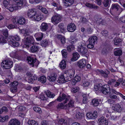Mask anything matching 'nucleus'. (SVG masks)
Instances as JSON below:
<instances>
[{
  "mask_svg": "<svg viewBox=\"0 0 125 125\" xmlns=\"http://www.w3.org/2000/svg\"><path fill=\"white\" fill-rule=\"evenodd\" d=\"M97 22L99 24H101L102 25H104L105 24V21L103 19L101 18H98L97 21Z\"/></svg>",
  "mask_w": 125,
  "mask_h": 125,
  "instance_id": "42",
  "label": "nucleus"
},
{
  "mask_svg": "<svg viewBox=\"0 0 125 125\" xmlns=\"http://www.w3.org/2000/svg\"><path fill=\"white\" fill-rule=\"evenodd\" d=\"M9 118V116L6 115L4 117H1L0 116V122H4L6 121H7Z\"/></svg>",
  "mask_w": 125,
  "mask_h": 125,
  "instance_id": "41",
  "label": "nucleus"
},
{
  "mask_svg": "<svg viewBox=\"0 0 125 125\" xmlns=\"http://www.w3.org/2000/svg\"><path fill=\"white\" fill-rule=\"evenodd\" d=\"M17 22L19 24L23 25L25 23L26 21L24 18L21 17L17 21Z\"/></svg>",
  "mask_w": 125,
  "mask_h": 125,
  "instance_id": "39",
  "label": "nucleus"
},
{
  "mask_svg": "<svg viewBox=\"0 0 125 125\" xmlns=\"http://www.w3.org/2000/svg\"><path fill=\"white\" fill-rule=\"evenodd\" d=\"M98 71L102 76L105 78H107L108 77V75L109 74L110 72L107 70H106L104 71L102 70H99Z\"/></svg>",
  "mask_w": 125,
  "mask_h": 125,
  "instance_id": "14",
  "label": "nucleus"
},
{
  "mask_svg": "<svg viewBox=\"0 0 125 125\" xmlns=\"http://www.w3.org/2000/svg\"><path fill=\"white\" fill-rule=\"evenodd\" d=\"M86 46L83 44L78 46V51L81 55H84L87 52L88 50Z\"/></svg>",
  "mask_w": 125,
  "mask_h": 125,
  "instance_id": "4",
  "label": "nucleus"
},
{
  "mask_svg": "<svg viewBox=\"0 0 125 125\" xmlns=\"http://www.w3.org/2000/svg\"><path fill=\"white\" fill-rule=\"evenodd\" d=\"M73 57L72 59V61H75L77 60L80 56L79 54L77 52L73 53Z\"/></svg>",
  "mask_w": 125,
  "mask_h": 125,
  "instance_id": "27",
  "label": "nucleus"
},
{
  "mask_svg": "<svg viewBox=\"0 0 125 125\" xmlns=\"http://www.w3.org/2000/svg\"><path fill=\"white\" fill-rule=\"evenodd\" d=\"M92 116L93 117H92V119H94L96 118L97 117V113L96 111H94L93 113H92Z\"/></svg>",
  "mask_w": 125,
  "mask_h": 125,
  "instance_id": "53",
  "label": "nucleus"
},
{
  "mask_svg": "<svg viewBox=\"0 0 125 125\" xmlns=\"http://www.w3.org/2000/svg\"><path fill=\"white\" fill-rule=\"evenodd\" d=\"M83 113H80L79 112H77L76 113V115L75 116V117L77 119H80L83 116Z\"/></svg>",
  "mask_w": 125,
  "mask_h": 125,
  "instance_id": "48",
  "label": "nucleus"
},
{
  "mask_svg": "<svg viewBox=\"0 0 125 125\" xmlns=\"http://www.w3.org/2000/svg\"><path fill=\"white\" fill-rule=\"evenodd\" d=\"M59 66L61 69H64L66 66V62L65 60H62L60 62Z\"/></svg>",
  "mask_w": 125,
  "mask_h": 125,
  "instance_id": "28",
  "label": "nucleus"
},
{
  "mask_svg": "<svg viewBox=\"0 0 125 125\" xmlns=\"http://www.w3.org/2000/svg\"><path fill=\"white\" fill-rule=\"evenodd\" d=\"M98 125H104L103 123L105 122V125H108L109 123H110L109 121H108V120H106L104 117H102L98 120Z\"/></svg>",
  "mask_w": 125,
  "mask_h": 125,
  "instance_id": "11",
  "label": "nucleus"
},
{
  "mask_svg": "<svg viewBox=\"0 0 125 125\" xmlns=\"http://www.w3.org/2000/svg\"><path fill=\"white\" fill-rule=\"evenodd\" d=\"M112 109L115 111L120 112L123 110V108L119 104H113Z\"/></svg>",
  "mask_w": 125,
  "mask_h": 125,
  "instance_id": "10",
  "label": "nucleus"
},
{
  "mask_svg": "<svg viewBox=\"0 0 125 125\" xmlns=\"http://www.w3.org/2000/svg\"><path fill=\"white\" fill-rule=\"evenodd\" d=\"M81 20V23L83 24H86L87 22L86 19L84 17L82 18Z\"/></svg>",
  "mask_w": 125,
  "mask_h": 125,
  "instance_id": "58",
  "label": "nucleus"
},
{
  "mask_svg": "<svg viewBox=\"0 0 125 125\" xmlns=\"http://www.w3.org/2000/svg\"><path fill=\"white\" fill-rule=\"evenodd\" d=\"M27 60L29 64L32 65V66L33 67L34 63L37 60L35 58L30 56H28L27 57Z\"/></svg>",
  "mask_w": 125,
  "mask_h": 125,
  "instance_id": "16",
  "label": "nucleus"
},
{
  "mask_svg": "<svg viewBox=\"0 0 125 125\" xmlns=\"http://www.w3.org/2000/svg\"><path fill=\"white\" fill-rule=\"evenodd\" d=\"M39 50V47L36 45H33L30 48V51L32 53H35L38 52Z\"/></svg>",
  "mask_w": 125,
  "mask_h": 125,
  "instance_id": "23",
  "label": "nucleus"
},
{
  "mask_svg": "<svg viewBox=\"0 0 125 125\" xmlns=\"http://www.w3.org/2000/svg\"><path fill=\"white\" fill-rule=\"evenodd\" d=\"M48 28V24L45 23H43L40 26V29L42 31H46Z\"/></svg>",
  "mask_w": 125,
  "mask_h": 125,
  "instance_id": "24",
  "label": "nucleus"
},
{
  "mask_svg": "<svg viewBox=\"0 0 125 125\" xmlns=\"http://www.w3.org/2000/svg\"><path fill=\"white\" fill-rule=\"evenodd\" d=\"M122 51L121 50H119L117 51H115L114 52V55L116 56H119L122 54Z\"/></svg>",
  "mask_w": 125,
  "mask_h": 125,
  "instance_id": "45",
  "label": "nucleus"
},
{
  "mask_svg": "<svg viewBox=\"0 0 125 125\" xmlns=\"http://www.w3.org/2000/svg\"><path fill=\"white\" fill-rule=\"evenodd\" d=\"M90 83L88 81L84 82L83 83V85L84 87H87L89 86Z\"/></svg>",
  "mask_w": 125,
  "mask_h": 125,
  "instance_id": "62",
  "label": "nucleus"
},
{
  "mask_svg": "<svg viewBox=\"0 0 125 125\" xmlns=\"http://www.w3.org/2000/svg\"><path fill=\"white\" fill-rule=\"evenodd\" d=\"M9 44L11 46L17 47L19 45V43L17 42H16L12 39V40H10L9 41Z\"/></svg>",
  "mask_w": 125,
  "mask_h": 125,
  "instance_id": "25",
  "label": "nucleus"
},
{
  "mask_svg": "<svg viewBox=\"0 0 125 125\" xmlns=\"http://www.w3.org/2000/svg\"><path fill=\"white\" fill-rule=\"evenodd\" d=\"M18 84V82L16 81H14L10 84V91L12 93H14L17 91V88Z\"/></svg>",
  "mask_w": 125,
  "mask_h": 125,
  "instance_id": "8",
  "label": "nucleus"
},
{
  "mask_svg": "<svg viewBox=\"0 0 125 125\" xmlns=\"http://www.w3.org/2000/svg\"><path fill=\"white\" fill-rule=\"evenodd\" d=\"M34 80L32 78L30 77L28 80V82L30 83H32L34 81Z\"/></svg>",
  "mask_w": 125,
  "mask_h": 125,
  "instance_id": "64",
  "label": "nucleus"
},
{
  "mask_svg": "<svg viewBox=\"0 0 125 125\" xmlns=\"http://www.w3.org/2000/svg\"><path fill=\"white\" fill-rule=\"evenodd\" d=\"M74 0H63V2L66 6H70L73 4Z\"/></svg>",
  "mask_w": 125,
  "mask_h": 125,
  "instance_id": "18",
  "label": "nucleus"
},
{
  "mask_svg": "<svg viewBox=\"0 0 125 125\" xmlns=\"http://www.w3.org/2000/svg\"><path fill=\"white\" fill-rule=\"evenodd\" d=\"M98 40L97 37L95 36H93L90 38L89 39V42L90 44H94L95 43H97Z\"/></svg>",
  "mask_w": 125,
  "mask_h": 125,
  "instance_id": "17",
  "label": "nucleus"
},
{
  "mask_svg": "<svg viewBox=\"0 0 125 125\" xmlns=\"http://www.w3.org/2000/svg\"><path fill=\"white\" fill-rule=\"evenodd\" d=\"M86 63L85 60L82 59L78 61L77 65L79 68H83L85 66Z\"/></svg>",
  "mask_w": 125,
  "mask_h": 125,
  "instance_id": "15",
  "label": "nucleus"
},
{
  "mask_svg": "<svg viewBox=\"0 0 125 125\" xmlns=\"http://www.w3.org/2000/svg\"><path fill=\"white\" fill-rule=\"evenodd\" d=\"M46 77L44 76H42L39 77L38 79V80L40 81L42 83H44L46 81Z\"/></svg>",
  "mask_w": 125,
  "mask_h": 125,
  "instance_id": "31",
  "label": "nucleus"
},
{
  "mask_svg": "<svg viewBox=\"0 0 125 125\" xmlns=\"http://www.w3.org/2000/svg\"><path fill=\"white\" fill-rule=\"evenodd\" d=\"M115 81V80L114 79H111L108 82V84L111 85L112 86L113 84H114V83Z\"/></svg>",
  "mask_w": 125,
  "mask_h": 125,
  "instance_id": "54",
  "label": "nucleus"
},
{
  "mask_svg": "<svg viewBox=\"0 0 125 125\" xmlns=\"http://www.w3.org/2000/svg\"><path fill=\"white\" fill-rule=\"evenodd\" d=\"M21 123L20 121L16 119H11L9 122L8 125H20Z\"/></svg>",
  "mask_w": 125,
  "mask_h": 125,
  "instance_id": "13",
  "label": "nucleus"
},
{
  "mask_svg": "<svg viewBox=\"0 0 125 125\" xmlns=\"http://www.w3.org/2000/svg\"><path fill=\"white\" fill-rule=\"evenodd\" d=\"M79 88L78 87H75L71 89V92L73 93H75L77 92L79 90Z\"/></svg>",
  "mask_w": 125,
  "mask_h": 125,
  "instance_id": "49",
  "label": "nucleus"
},
{
  "mask_svg": "<svg viewBox=\"0 0 125 125\" xmlns=\"http://www.w3.org/2000/svg\"><path fill=\"white\" fill-rule=\"evenodd\" d=\"M64 76L65 77V79L66 82H68L71 80L72 78L67 73H64Z\"/></svg>",
  "mask_w": 125,
  "mask_h": 125,
  "instance_id": "32",
  "label": "nucleus"
},
{
  "mask_svg": "<svg viewBox=\"0 0 125 125\" xmlns=\"http://www.w3.org/2000/svg\"><path fill=\"white\" fill-rule=\"evenodd\" d=\"M3 34L6 38H7L8 36V32L7 29H5L3 31Z\"/></svg>",
  "mask_w": 125,
  "mask_h": 125,
  "instance_id": "51",
  "label": "nucleus"
},
{
  "mask_svg": "<svg viewBox=\"0 0 125 125\" xmlns=\"http://www.w3.org/2000/svg\"><path fill=\"white\" fill-rule=\"evenodd\" d=\"M102 86L100 87L99 85H95L94 86V90L96 91H98L99 92H100Z\"/></svg>",
  "mask_w": 125,
  "mask_h": 125,
  "instance_id": "55",
  "label": "nucleus"
},
{
  "mask_svg": "<svg viewBox=\"0 0 125 125\" xmlns=\"http://www.w3.org/2000/svg\"><path fill=\"white\" fill-rule=\"evenodd\" d=\"M114 43L115 45H117L119 44L122 41V40L120 38L117 39L116 38H114L113 40Z\"/></svg>",
  "mask_w": 125,
  "mask_h": 125,
  "instance_id": "34",
  "label": "nucleus"
},
{
  "mask_svg": "<svg viewBox=\"0 0 125 125\" xmlns=\"http://www.w3.org/2000/svg\"><path fill=\"white\" fill-rule=\"evenodd\" d=\"M58 123L61 125H67V121L64 119H61L58 121Z\"/></svg>",
  "mask_w": 125,
  "mask_h": 125,
  "instance_id": "38",
  "label": "nucleus"
},
{
  "mask_svg": "<svg viewBox=\"0 0 125 125\" xmlns=\"http://www.w3.org/2000/svg\"><path fill=\"white\" fill-rule=\"evenodd\" d=\"M16 26L12 24L9 25L8 26V28L10 29H12L15 28Z\"/></svg>",
  "mask_w": 125,
  "mask_h": 125,
  "instance_id": "63",
  "label": "nucleus"
},
{
  "mask_svg": "<svg viewBox=\"0 0 125 125\" xmlns=\"http://www.w3.org/2000/svg\"><path fill=\"white\" fill-rule=\"evenodd\" d=\"M34 111L36 112L41 113L42 112V111L41 108L39 107L35 106L33 108Z\"/></svg>",
  "mask_w": 125,
  "mask_h": 125,
  "instance_id": "40",
  "label": "nucleus"
},
{
  "mask_svg": "<svg viewBox=\"0 0 125 125\" xmlns=\"http://www.w3.org/2000/svg\"><path fill=\"white\" fill-rule=\"evenodd\" d=\"M7 38H6L5 37H4V36L0 35V42L5 43L6 41V39Z\"/></svg>",
  "mask_w": 125,
  "mask_h": 125,
  "instance_id": "44",
  "label": "nucleus"
},
{
  "mask_svg": "<svg viewBox=\"0 0 125 125\" xmlns=\"http://www.w3.org/2000/svg\"><path fill=\"white\" fill-rule=\"evenodd\" d=\"M35 35L37 36L36 39L37 41H39L41 40L43 37V34L42 33H36Z\"/></svg>",
  "mask_w": 125,
  "mask_h": 125,
  "instance_id": "29",
  "label": "nucleus"
},
{
  "mask_svg": "<svg viewBox=\"0 0 125 125\" xmlns=\"http://www.w3.org/2000/svg\"><path fill=\"white\" fill-rule=\"evenodd\" d=\"M85 5L87 7L91 9H94L95 10L98 9L99 7L96 6H95L94 4H90L89 3L86 2L85 4Z\"/></svg>",
  "mask_w": 125,
  "mask_h": 125,
  "instance_id": "21",
  "label": "nucleus"
},
{
  "mask_svg": "<svg viewBox=\"0 0 125 125\" xmlns=\"http://www.w3.org/2000/svg\"><path fill=\"white\" fill-rule=\"evenodd\" d=\"M41 44L42 47H45L48 45V42L46 40H43L41 42Z\"/></svg>",
  "mask_w": 125,
  "mask_h": 125,
  "instance_id": "43",
  "label": "nucleus"
},
{
  "mask_svg": "<svg viewBox=\"0 0 125 125\" xmlns=\"http://www.w3.org/2000/svg\"><path fill=\"white\" fill-rule=\"evenodd\" d=\"M99 104L98 99H94L92 100V104L94 107L97 106Z\"/></svg>",
  "mask_w": 125,
  "mask_h": 125,
  "instance_id": "33",
  "label": "nucleus"
},
{
  "mask_svg": "<svg viewBox=\"0 0 125 125\" xmlns=\"http://www.w3.org/2000/svg\"><path fill=\"white\" fill-rule=\"evenodd\" d=\"M16 2V6L18 8V9H20L22 6L23 3L22 0H13Z\"/></svg>",
  "mask_w": 125,
  "mask_h": 125,
  "instance_id": "20",
  "label": "nucleus"
},
{
  "mask_svg": "<svg viewBox=\"0 0 125 125\" xmlns=\"http://www.w3.org/2000/svg\"><path fill=\"white\" fill-rule=\"evenodd\" d=\"M57 76V74H52V76H48L47 78L50 82H54L56 80Z\"/></svg>",
  "mask_w": 125,
  "mask_h": 125,
  "instance_id": "26",
  "label": "nucleus"
},
{
  "mask_svg": "<svg viewBox=\"0 0 125 125\" xmlns=\"http://www.w3.org/2000/svg\"><path fill=\"white\" fill-rule=\"evenodd\" d=\"M76 28V26L74 23H70L68 25L67 29L68 31L70 32L74 31Z\"/></svg>",
  "mask_w": 125,
  "mask_h": 125,
  "instance_id": "12",
  "label": "nucleus"
},
{
  "mask_svg": "<svg viewBox=\"0 0 125 125\" xmlns=\"http://www.w3.org/2000/svg\"><path fill=\"white\" fill-rule=\"evenodd\" d=\"M74 102L73 100H70L68 104H66V108L69 110L70 109H72V108L74 106Z\"/></svg>",
  "mask_w": 125,
  "mask_h": 125,
  "instance_id": "22",
  "label": "nucleus"
},
{
  "mask_svg": "<svg viewBox=\"0 0 125 125\" xmlns=\"http://www.w3.org/2000/svg\"><path fill=\"white\" fill-rule=\"evenodd\" d=\"M12 64L11 61L7 59L3 61L1 63V65L3 68L8 69L12 66Z\"/></svg>",
  "mask_w": 125,
  "mask_h": 125,
  "instance_id": "3",
  "label": "nucleus"
},
{
  "mask_svg": "<svg viewBox=\"0 0 125 125\" xmlns=\"http://www.w3.org/2000/svg\"><path fill=\"white\" fill-rule=\"evenodd\" d=\"M61 17L58 14H56L52 18V21L54 24H57L61 21Z\"/></svg>",
  "mask_w": 125,
  "mask_h": 125,
  "instance_id": "9",
  "label": "nucleus"
},
{
  "mask_svg": "<svg viewBox=\"0 0 125 125\" xmlns=\"http://www.w3.org/2000/svg\"><path fill=\"white\" fill-rule=\"evenodd\" d=\"M65 106H64L63 103H61L59 104L56 106V107L58 109H63L64 108Z\"/></svg>",
  "mask_w": 125,
  "mask_h": 125,
  "instance_id": "50",
  "label": "nucleus"
},
{
  "mask_svg": "<svg viewBox=\"0 0 125 125\" xmlns=\"http://www.w3.org/2000/svg\"><path fill=\"white\" fill-rule=\"evenodd\" d=\"M123 10L119 8V5L116 4H113L110 9V10H113L117 12L118 14H120Z\"/></svg>",
  "mask_w": 125,
  "mask_h": 125,
  "instance_id": "7",
  "label": "nucleus"
},
{
  "mask_svg": "<svg viewBox=\"0 0 125 125\" xmlns=\"http://www.w3.org/2000/svg\"><path fill=\"white\" fill-rule=\"evenodd\" d=\"M63 100H65L64 102L63 103L64 104H65L67 103V101L69 100L70 98V97L69 96H67L66 95L64 94H63L62 95Z\"/></svg>",
  "mask_w": 125,
  "mask_h": 125,
  "instance_id": "37",
  "label": "nucleus"
},
{
  "mask_svg": "<svg viewBox=\"0 0 125 125\" xmlns=\"http://www.w3.org/2000/svg\"><path fill=\"white\" fill-rule=\"evenodd\" d=\"M37 122L33 120H29L28 122V124L30 125H34Z\"/></svg>",
  "mask_w": 125,
  "mask_h": 125,
  "instance_id": "56",
  "label": "nucleus"
},
{
  "mask_svg": "<svg viewBox=\"0 0 125 125\" xmlns=\"http://www.w3.org/2000/svg\"><path fill=\"white\" fill-rule=\"evenodd\" d=\"M108 31L107 30H104L101 32V34L103 36H104L105 38L108 35Z\"/></svg>",
  "mask_w": 125,
  "mask_h": 125,
  "instance_id": "46",
  "label": "nucleus"
},
{
  "mask_svg": "<svg viewBox=\"0 0 125 125\" xmlns=\"http://www.w3.org/2000/svg\"><path fill=\"white\" fill-rule=\"evenodd\" d=\"M73 78L74 76L75 73V71L73 69H69L66 72Z\"/></svg>",
  "mask_w": 125,
  "mask_h": 125,
  "instance_id": "30",
  "label": "nucleus"
},
{
  "mask_svg": "<svg viewBox=\"0 0 125 125\" xmlns=\"http://www.w3.org/2000/svg\"><path fill=\"white\" fill-rule=\"evenodd\" d=\"M74 46L73 44L69 45L67 47V50L69 52L71 51L72 50H73L74 49Z\"/></svg>",
  "mask_w": 125,
  "mask_h": 125,
  "instance_id": "47",
  "label": "nucleus"
},
{
  "mask_svg": "<svg viewBox=\"0 0 125 125\" xmlns=\"http://www.w3.org/2000/svg\"><path fill=\"white\" fill-rule=\"evenodd\" d=\"M10 0H4L3 4L5 8L8 9L10 11H12L14 10L18 9V8L13 5L11 6L9 3Z\"/></svg>",
  "mask_w": 125,
  "mask_h": 125,
  "instance_id": "2",
  "label": "nucleus"
},
{
  "mask_svg": "<svg viewBox=\"0 0 125 125\" xmlns=\"http://www.w3.org/2000/svg\"><path fill=\"white\" fill-rule=\"evenodd\" d=\"M62 56L64 58L67 57V53L65 49L63 50L61 52Z\"/></svg>",
  "mask_w": 125,
  "mask_h": 125,
  "instance_id": "52",
  "label": "nucleus"
},
{
  "mask_svg": "<svg viewBox=\"0 0 125 125\" xmlns=\"http://www.w3.org/2000/svg\"><path fill=\"white\" fill-rule=\"evenodd\" d=\"M87 47L88 49H92L94 47V44L91 43L90 44L89 42V44L87 45Z\"/></svg>",
  "mask_w": 125,
  "mask_h": 125,
  "instance_id": "61",
  "label": "nucleus"
},
{
  "mask_svg": "<svg viewBox=\"0 0 125 125\" xmlns=\"http://www.w3.org/2000/svg\"><path fill=\"white\" fill-rule=\"evenodd\" d=\"M34 40L32 36H29L25 39L24 41L25 45L24 47L28 48L29 47V46L28 45L29 43L33 44L34 43Z\"/></svg>",
  "mask_w": 125,
  "mask_h": 125,
  "instance_id": "6",
  "label": "nucleus"
},
{
  "mask_svg": "<svg viewBox=\"0 0 125 125\" xmlns=\"http://www.w3.org/2000/svg\"><path fill=\"white\" fill-rule=\"evenodd\" d=\"M46 94L47 97L50 98H53L55 96L54 94L51 92L49 91H47L46 92Z\"/></svg>",
  "mask_w": 125,
  "mask_h": 125,
  "instance_id": "36",
  "label": "nucleus"
},
{
  "mask_svg": "<svg viewBox=\"0 0 125 125\" xmlns=\"http://www.w3.org/2000/svg\"><path fill=\"white\" fill-rule=\"evenodd\" d=\"M92 113H88L86 115V116L88 118L92 119V117H93L92 116Z\"/></svg>",
  "mask_w": 125,
  "mask_h": 125,
  "instance_id": "60",
  "label": "nucleus"
},
{
  "mask_svg": "<svg viewBox=\"0 0 125 125\" xmlns=\"http://www.w3.org/2000/svg\"><path fill=\"white\" fill-rule=\"evenodd\" d=\"M111 2L110 0H104L103 3L105 7H107L109 6Z\"/></svg>",
  "mask_w": 125,
  "mask_h": 125,
  "instance_id": "35",
  "label": "nucleus"
},
{
  "mask_svg": "<svg viewBox=\"0 0 125 125\" xmlns=\"http://www.w3.org/2000/svg\"><path fill=\"white\" fill-rule=\"evenodd\" d=\"M28 17L34 21H39L43 18L42 16L37 14L36 9H29L27 12Z\"/></svg>",
  "mask_w": 125,
  "mask_h": 125,
  "instance_id": "1",
  "label": "nucleus"
},
{
  "mask_svg": "<svg viewBox=\"0 0 125 125\" xmlns=\"http://www.w3.org/2000/svg\"><path fill=\"white\" fill-rule=\"evenodd\" d=\"M57 81L58 83H64L66 82L65 77L64 76L63 74H62L58 78V80Z\"/></svg>",
  "mask_w": 125,
  "mask_h": 125,
  "instance_id": "19",
  "label": "nucleus"
},
{
  "mask_svg": "<svg viewBox=\"0 0 125 125\" xmlns=\"http://www.w3.org/2000/svg\"><path fill=\"white\" fill-rule=\"evenodd\" d=\"M100 92L106 95L110 94L111 93V90L109 85L108 84L103 85L101 89Z\"/></svg>",
  "mask_w": 125,
  "mask_h": 125,
  "instance_id": "5",
  "label": "nucleus"
},
{
  "mask_svg": "<svg viewBox=\"0 0 125 125\" xmlns=\"http://www.w3.org/2000/svg\"><path fill=\"white\" fill-rule=\"evenodd\" d=\"M74 79L75 80L76 82H79L81 80V77L79 76H76L74 77Z\"/></svg>",
  "mask_w": 125,
  "mask_h": 125,
  "instance_id": "57",
  "label": "nucleus"
},
{
  "mask_svg": "<svg viewBox=\"0 0 125 125\" xmlns=\"http://www.w3.org/2000/svg\"><path fill=\"white\" fill-rule=\"evenodd\" d=\"M2 111H3V112H4L5 113L8 112V110L7 107L6 106H3L1 108Z\"/></svg>",
  "mask_w": 125,
  "mask_h": 125,
  "instance_id": "59",
  "label": "nucleus"
}]
</instances>
